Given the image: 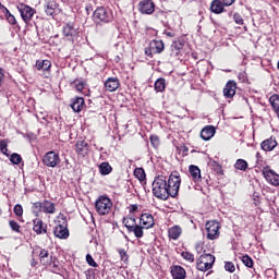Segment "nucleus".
I'll list each match as a JSON object with an SVG mask.
<instances>
[{
	"instance_id": "f257e3e1",
	"label": "nucleus",
	"mask_w": 279,
	"mask_h": 279,
	"mask_svg": "<svg viewBox=\"0 0 279 279\" xmlns=\"http://www.w3.org/2000/svg\"><path fill=\"white\" fill-rule=\"evenodd\" d=\"M180 184H182V179L178 172L171 173L168 180L165 175H157L151 184L153 195L157 197V199L167 202L169 197H178Z\"/></svg>"
},
{
	"instance_id": "f03ea898",
	"label": "nucleus",
	"mask_w": 279,
	"mask_h": 279,
	"mask_svg": "<svg viewBox=\"0 0 279 279\" xmlns=\"http://www.w3.org/2000/svg\"><path fill=\"white\" fill-rule=\"evenodd\" d=\"M93 19L96 25H101L112 23V21H114V14L112 13V10L106 7H98L93 13Z\"/></svg>"
},
{
	"instance_id": "7ed1b4c3",
	"label": "nucleus",
	"mask_w": 279,
	"mask_h": 279,
	"mask_svg": "<svg viewBox=\"0 0 279 279\" xmlns=\"http://www.w3.org/2000/svg\"><path fill=\"white\" fill-rule=\"evenodd\" d=\"M95 208L100 217L110 215V211L112 210V201L106 195H100L95 202Z\"/></svg>"
},
{
	"instance_id": "20e7f679",
	"label": "nucleus",
	"mask_w": 279,
	"mask_h": 279,
	"mask_svg": "<svg viewBox=\"0 0 279 279\" xmlns=\"http://www.w3.org/2000/svg\"><path fill=\"white\" fill-rule=\"evenodd\" d=\"M213 265H215V255L210 253H204L196 259L198 271H208V269H213Z\"/></svg>"
},
{
	"instance_id": "39448f33",
	"label": "nucleus",
	"mask_w": 279,
	"mask_h": 279,
	"mask_svg": "<svg viewBox=\"0 0 279 279\" xmlns=\"http://www.w3.org/2000/svg\"><path fill=\"white\" fill-rule=\"evenodd\" d=\"M62 34L63 38H65V40H69L70 43H75V40L80 38V31L75 28V24L71 22L63 25Z\"/></svg>"
},
{
	"instance_id": "423d86ee",
	"label": "nucleus",
	"mask_w": 279,
	"mask_h": 279,
	"mask_svg": "<svg viewBox=\"0 0 279 279\" xmlns=\"http://www.w3.org/2000/svg\"><path fill=\"white\" fill-rule=\"evenodd\" d=\"M184 37H178L172 41L170 45L169 56L170 58H174L175 60L180 59V56H182V50L184 49L185 45Z\"/></svg>"
},
{
	"instance_id": "0eeeda50",
	"label": "nucleus",
	"mask_w": 279,
	"mask_h": 279,
	"mask_svg": "<svg viewBox=\"0 0 279 279\" xmlns=\"http://www.w3.org/2000/svg\"><path fill=\"white\" fill-rule=\"evenodd\" d=\"M205 229L207 232V239L209 241H216V239L219 238V230L221 229V226L219 225V221L211 220L206 222Z\"/></svg>"
},
{
	"instance_id": "6e6552de",
	"label": "nucleus",
	"mask_w": 279,
	"mask_h": 279,
	"mask_svg": "<svg viewBox=\"0 0 279 279\" xmlns=\"http://www.w3.org/2000/svg\"><path fill=\"white\" fill-rule=\"evenodd\" d=\"M43 163L45 167L56 169V166L60 163V155L53 150H50L44 155Z\"/></svg>"
},
{
	"instance_id": "1a4fd4ad",
	"label": "nucleus",
	"mask_w": 279,
	"mask_h": 279,
	"mask_svg": "<svg viewBox=\"0 0 279 279\" xmlns=\"http://www.w3.org/2000/svg\"><path fill=\"white\" fill-rule=\"evenodd\" d=\"M263 175L265 180L269 182L272 186H279V174L276 171L271 170L269 166L264 167Z\"/></svg>"
},
{
	"instance_id": "9d476101",
	"label": "nucleus",
	"mask_w": 279,
	"mask_h": 279,
	"mask_svg": "<svg viewBox=\"0 0 279 279\" xmlns=\"http://www.w3.org/2000/svg\"><path fill=\"white\" fill-rule=\"evenodd\" d=\"M17 10L21 14L22 20L24 21V23H29L32 21V19L34 17V9L29 5L26 4H20V7H17Z\"/></svg>"
},
{
	"instance_id": "9b49d317",
	"label": "nucleus",
	"mask_w": 279,
	"mask_h": 279,
	"mask_svg": "<svg viewBox=\"0 0 279 279\" xmlns=\"http://www.w3.org/2000/svg\"><path fill=\"white\" fill-rule=\"evenodd\" d=\"M141 14H154L156 12V3L151 0H143L138 3Z\"/></svg>"
},
{
	"instance_id": "f8f14e48",
	"label": "nucleus",
	"mask_w": 279,
	"mask_h": 279,
	"mask_svg": "<svg viewBox=\"0 0 279 279\" xmlns=\"http://www.w3.org/2000/svg\"><path fill=\"white\" fill-rule=\"evenodd\" d=\"M75 153L81 158H86V155L90 151V145L86 141H78L75 144Z\"/></svg>"
},
{
	"instance_id": "ddd939ff",
	"label": "nucleus",
	"mask_w": 279,
	"mask_h": 279,
	"mask_svg": "<svg viewBox=\"0 0 279 279\" xmlns=\"http://www.w3.org/2000/svg\"><path fill=\"white\" fill-rule=\"evenodd\" d=\"M39 263L44 265V267H49L51 262L53 260V253H50L49 250L39 248Z\"/></svg>"
},
{
	"instance_id": "4468645a",
	"label": "nucleus",
	"mask_w": 279,
	"mask_h": 279,
	"mask_svg": "<svg viewBox=\"0 0 279 279\" xmlns=\"http://www.w3.org/2000/svg\"><path fill=\"white\" fill-rule=\"evenodd\" d=\"M223 95L227 99H232L234 95H236V82L235 81H229L225 88H223Z\"/></svg>"
},
{
	"instance_id": "2eb2a0df",
	"label": "nucleus",
	"mask_w": 279,
	"mask_h": 279,
	"mask_svg": "<svg viewBox=\"0 0 279 279\" xmlns=\"http://www.w3.org/2000/svg\"><path fill=\"white\" fill-rule=\"evenodd\" d=\"M33 230L36 234H47V223L40 218L33 220Z\"/></svg>"
},
{
	"instance_id": "dca6fc26",
	"label": "nucleus",
	"mask_w": 279,
	"mask_h": 279,
	"mask_svg": "<svg viewBox=\"0 0 279 279\" xmlns=\"http://www.w3.org/2000/svg\"><path fill=\"white\" fill-rule=\"evenodd\" d=\"M260 147L263 151H274V149L278 147V142L276 141V137L270 136L260 143Z\"/></svg>"
},
{
	"instance_id": "f3484780",
	"label": "nucleus",
	"mask_w": 279,
	"mask_h": 279,
	"mask_svg": "<svg viewBox=\"0 0 279 279\" xmlns=\"http://www.w3.org/2000/svg\"><path fill=\"white\" fill-rule=\"evenodd\" d=\"M53 234L57 239H69V228H66V222L57 226L53 230Z\"/></svg>"
},
{
	"instance_id": "a211bd4d",
	"label": "nucleus",
	"mask_w": 279,
	"mask_h": 279,
	"mask_svg": "<svg viewBox=\"0 0 279 279\" xmlns=\"http://www.w3.org/2000/svg\"><path fill=\"white\" fill-rule=\"evenodd\" d=\"M170 272L173 279H186V270L180 265L172 266Z\"/></svg>"
},
{
	"instance_id": "6ab92c4d",
	"label": "nucleus",
	"mask_w": 279,
	"mask_h": 279,
	"mask_svg": "<svg viewBox=\"0 0 279 279\" xmlns=\"http://www.w3.org/2000/svg\"><path fill=\"white\" fill-rule=\"evenodd\" d=\"M140 223H142L143 228L149 230V228L155 226L154 216L151 214H142L140 217Z\"/></svg>"
},
{
	"instance_id": "aec40b11",
	"label": "nucleus",
	"mask_w": 279,
	"mask_h": 279,
	"mask_svg": "<svg viewBox=\"0 0 279 279\" xmlns=\"http://www.w3.org/2000/svg\"><path fill=\"white\" fill-rule=\"evenodd\" d=\"M121 86V82L117 77H109L105 82V88L109 93H114Z\"/></svg>"
},
{
	"instance_id": "412c9836",
	"label": "nucleus",
	"mask_w": 279,
	"mask_h": 279,
	"mask_svg": "<svg viewBox=\"0 0 279 279\" xmlns=\"http://www.w3.org/2000/svg\"><path fill=\"white\" fill-rule=\"evenodd\" d=\"M58 2L54 0H49L46 2L45 12L47 16H56V14H58Z\"/></svg>"
},
{
	"instance_id": "4be33fe9",
	"label": "nucleus",
	"mask_w": 279,
	"mask_h": 279,
	"mask_svg": "<svg viewBox=\"0 0 279 279\" xmlns=\"http://www.w3.org/2000/svg\"><path fill=\"white\" fill-rule=\"evenodd\" d=\"M226 4L221 0H213L210 3V10L214 14H223L226 12Z\"/></svg>"
},
{
	"instance_id": "5701e85b",
	"label": "nucleus",
	"mask_w": 279,
	"mask_h": 279,
	"mask_svg": "<svg viewBox=\"0 0 279 279\" xmlns=\"http://www.w3.org/2000/svg\"><path fill=\"white\" fill-rule=\"evenodd\" d=\"M84 105H85V101L83 97H75L72 99V102L70 106L73 112H82V110H84Z\"/></svg>"
},
{
	"instance_id": "b1692460",
	"label": "nucleus",
	"mask_w": 279,
	"mask_h": 279,
	"mask_svg": "<svg viewBox=\"0 0 279 279\" xmlns=\"http://www.w3.org/2000/svg\"><path fill=\"white\" fill-rule=\"evenodd\" d=\"M215 126L207 125L201 131V138H203V141H210L215 136Z\"/></svg>"
},
{
	"instance_id": "393cba45",
	"label": "nucleus",
	"mask_w": 279,
	"mask_h": 279,
	"mask_svg": "<svg viewBox=\"0 0 279 279\" xmlns=\"http://www.w3.org/2000/svg\"><path fill=\"white\" fill-rule=\"evenodd\" d=\"M190 175L194 182H202V170L195 165L189 167Z\"/></svg>"
},
{
	"instance_id": "a878e982",
	"label": "nucleus",
	"mask_w": 279,
	"mask_h": 279,
	"mask_svg": "<svg viewBox=\"0 0 279 279\" xmlns=\"http://www.w3.org/2000/svg\"><path fill=\"white\" fill-rule=\"evenodd\" d=\"M150 49L154 53H162L165 51V43L162 40H151L149 43Z\"/></svg>"
},
{
	"instance_id": "bb28decb",
	"label": "nucleus",
	"mask_w": 279,
	"mask_h": 279,
	"mask_svg": "<svg viewBox=\"0 0 279 279\" xmlns=\"http://www.w3.org/2000/svg\"><path fill=\"white\" fill-rule=\"evenodd\" d=\"M182 234V228L180 226H173L168 230V236L169 239H172V241H178Z\"/></svg>"
},
{
	"instance_id": "cd10ccee",
	"label": "nucleus",
	"mask_w": 279,
	"mask_h": 279,
	"mask_svg": "<svg viewBox=\"0 0 279 279\" xmlns=\"http://www.w3.org/2000/svg\"><path fill=\"white\" fill-rule=\"evenodd\" d=\"M154 88H155L156 93H165V90L167 88V80H165V77H159L155 82Z\"/></svg>"
},
{
	"instance_id": "c85d7f7f",
	"label": "nucleus",
	"mask_w": 279,
	"mask_h": 279,
	"mask_svg": "<svg viewBox=\"0 0 279 279\" xmlns=\"http://www.w3.org/2000/svg\"><path fill=\"white\" fill-rule=\"evenodd\" d=\"M101 175H110L112 173V166L108 161H104L98 166Z\"/></svg>"
},
{
	"instance_id": "c756f323",
	"label": "nucleus",
	"mask_w": 279,
	"mask_h": 279,
	"mask_svg": "<svg viewBox=\"0 0 279 279\" xmlns=\"http://www.w3.org/2000/svg\"><path fill=\"white\" fill-rule=\"evenodd\" d=\"M143 228L145 227H142V226H138V225H134L133 227H129V232H133L134 236H136V239H143L144 236V231H143Z\"/></svg>"
},
{
	"instance_id": "7c9ffc66",
	"label": "nucleus",
	"mask_w": 279,
	"mask_h": 279,
	"mask_svg": "<svg viewBox=\"0 0 279 279\" xmlns=\"http://www.w3.org/2000/svg\"><path fill=\"white\" fill-rule=\"evenodd\" d=\"M44 213L46 215H53L56 213V204L51 201H44Z\"/></svg>"
},
{
	"instance_id": "2f4dec72",
	"label": "nucleus",
	"mask_w": 279,
	"mask_h": 279,
	"mask_svg": "<svg viewBox=\"0 0 279 279\" xmlns=\"http://www.w3.org/2000/svg\"><path fill=\"white\" fill-rule=\"evenodd\" d=\"M37 71H49L51 69V61L49 60H37L36 61Z\"/></svg>"
},
{
	"instance_id": "473e14b6",
	"label": "nucleus",
	"mask_w": 279,
	"mask_h": 279,
	"mask_svg": "<svg viewBox=\"0 0 279 279\" xmlns=\"http://www.w3.org/2000/svg\"><path fill=\"white\" fill-rule=\"evenodd\" d=\"M48 267H50V271H52V274H60V271H62V268L60 267V260H58L57 257L52 258Z\"/></svg>"
},
{
	"instance_id": "72a5a7b5",
	"label": "nucleus",
	"mask_w": 279,
	"mask_h": 279,
	"mask_svg": "<svg viewBox=\"0 0 279 279\" xmlns=\"http://www.w3.org/2000/svg\"><path fill=\"white\" fill-rule=\"evenodd\" d=\"M9 25H19V22H16V17L14 16V14L10 13V10H8V8H4V10H2Z\"/></svg>"
},
{
	"instance_id": "f704fd0d",
	"label": "nucleus",
	"mask_w": 279,
	"mask_h": 279,
	"mask_svg": "<svg viewBox=\"0 0 279 279\" xmlns=\"http://www.w3.org/2000/svg\"><path fill=\"white\" fill-rule=\"evenodd\" d=\"M134 177L136 178V180H138L140 182H145L147 175L145 174V169L143 168H135L134 170Z\"/></svg>"
},
{
	"instance_id": "c9c22d12",
	"label": "nucleus",
	"mask_w": 279,
	"mask_h": 279,
	"mask_svg": "<svg viewBox=\"0 0 279 279\" xmlns=\"http://www.w3.org/2000/svg\"><path fill=\"white\" fill-rule=\"evenodd\" d=\"M247 167L248 165L245 159H238L234 163V169L238 171H247Z\"/></svg>"
},
{
	"instance_id": "e433bc0d",
	"label": "nucleus",
	"mask_w": 279,
	"mask_h": 279,
	"mask_svg": "<svg viewBox=\"0 0 279 279\" xmlns=\"http://www.w3.org/2000/svg\"><path fill=\"white\" fill-rule=\"evenodd\" d=\"M118 254H119L122 263H124L125 265H128V263H130V255H128V252L124 251V248H119Z\"/></svg>"
},
{
	"instance_id": "4c0bfd02",
	"label": "nucleus",
	"mask_w": 279,
	"mask_h": 279,
	"mask_svg": "<svg viewBox=\"0 0 279 279\" xmlns=\"http://www.w3.org/2000/svg\"><path fill=\"white\" fill-rule=\"evenodd\" d=\"M242 263L243 265H245V267H248V269H252V267H254V259H252L250 255H243Z\"/></svg>"
},
{
	"instance_id": "58836bf2",
	"label": "nucleus",
	"mask_w": 279,
	"mask_h": 279,
	"mask_svg": "<svg viewBox=\"0 0 279 279\" xmlns=\"http://www.w3.org/2000/svg\"><path fill=\"white\" fill-rule=\"evenodd\" d=\"M10 162H12V165H21L23 157H21L19 153H13L10 157Z\"/></svg>"
},
{
	"instance_id": "ea45409f",
	"label": "nucleus",
	"mask_w": 279,
	"mask_h": 279,
	"mask_svg": "<svg viewBox=\"0 0 279 279\" xmlns=\"http://www.w3.org/2000/svg\"><path fill=\"white\" fill-rule=\"evenodd\" d=\"M181 256L184 260H187V263H195V255L191 252L183 251Z\"/></svg>"
},
{
	"instance_id": "a19ab883",
	"label": "nucleus",
	"mask_w": 279,
	"mask_h": 279,
	"mask_svg": "<svg viewBox=\"0 0 279 279\" xmlns=\"http://www.w3.org/2000/svg\"><path fill=\"white\" fill-rule=\"evenodd\" d=\"M122 223H124V227L126 228L128 232H130V227L134 228V226L136 225V218H123Z\"/></svg>"
},
{
	"instance_id": "79ce46f5",
	"label": "nucleus",
	"mask_w": 279,
	"mask_h": 279,
	"mask_svg": "<svg viewBox=\"0 0 279 279\" xmlns=\"http://www.w3.org/2000/svg\"><path fill=\"white\" fill-rule=\"evenodd\" d=\"M163 27H166V29H178V26L175 25V20L170 19L167 22H162Z\"/></svg>"
},
{
	"instance_id": "37998d69",
	"label": "nucleus",
	"mask_w": 279,
	"mask_h": 279,
	"mask_svg": "<svg viewBox=\"0 0 279 279\" xmlns=\"http://www.w3.org/2000/svg\"><path fill=\"white\" fill-rule=\"evenodd\" d=\"M9 226L12 232H16L17 234H21V225H19V222H16L15 220H10Z\"/></svg>"
},
{
	"instance_id": "c03bdc74",
	"label": "nucleus",
	"mask_w": 279,
	"mask_h": 279,
	"mask_svg": "<svg viewBox=\"0 0 279 279\" xmlns=\"http://www.w3.org/2000/svg\"><path fill=\"white\" fill-rule=\"evenodd\" d=\"M33 213H44V202H36L33 204Z\"/></svg>"
},
{
	"instance_id": "a18cd8bd",
	"label": "nucleus",
	"mask_w": 279,
	"mask_h": 279,
	"mask_svg": "<svg viewBox=\"0 0 279 279\" xmlns=\"http://www.w3.org/2000/svg\"><path fill=\"white\" fill-rule=\"evenodd\" d=\"M225 269H226V271H229V274H234V271H236V267L234 266V263H232V262H226Z\"/></svg>"
},
{
	"instance_id": "49530a36",
	"label": "nucleus",
	"mask_w": 279,
	"mask_h": 279,
	"mask_svg": "<svg viewBox=\"0 0 279 279\" xmlns=\"http://www.w3.org/2000/svg\"><path fill=\"white\" fill-rule=\"evenodd\" d=\"M175 32H178V29L165 28L162 34L167 36V38H175Z\"/></svg>"
},
{
	"instance_id": "de8ad7c7",
	"label": "nucleus",
	"mask_w": 279,
	"mask_h": 279,
	"mask_svg": "<svg viewBox=\"0 0 279 279\" xmlns=\"http://www.w3.org/2000/svg\"><path fill=\"white\" fill-rule=\"evenodd\" d=\"M13 211L16 217H23V205L16 204L13 208Z\"/></svg>"
},
{
	"instance_id": "09e8293b",
	"label": "nucleus",
	"mask_w": 279,
	"mask_h": 279,
	"mask_svg": "<svg viewBox=\"0 0 279 279\" xmlns=\"http://www.w3.org/2000/svg\"><path fill=\"white\" fill-rule=\"evenodd\" d=\"M150 144L155 148L160 146V138L158 137V135H150Z\"/></svg>"
},
{
	"instance_id": "8fccbe9b",
	"label": "nucleus",
	"mask_w": 279,
	"mask_h": 279,
	"mask_svg": "<svg viewBox=\"0 0 279 279\" xmlns=\"http://www.w3.org/2000/svg\"><path fill=\"white\" fill-rule=\"evenodd\" d=\"M253 204L254 206H260V193L258 192L253 193Z\"/></svg>"
},
{
	"instance_id": "3c124183",
	"label": "nucleus",
	"mask_w": 279,
	"mask_h": 279,
	"mask_svg": "<svg viewBox=\"0 0 279 279\" xmlns=\"http://www.w3.org/2000/svg\"><path fill=\"white\" fill-rule=\"evenodd\" d=\"M86 262L90 267H99V265L95 263V259L93 258V255H90V254L86 255Z\"/></svg>"
},
{
	"instance_id": "603ef678",
	"label": "nucleus",
	"mask_w": 279,
	"mask_h": 279,
	"mask_svg": "<svg viewBox=\"0 0 279 279\" xmlns=\"http://www.w3.org/2000/svg\"><path fill=\"white\" fill-rule=\"evenodd\" d=\"M233 21L236 23V25H243L244 23L243 16H241L239 13L233 14Z\"/></svg>"
},
{
	"instance_id": "864d4df0",
	"label": "nucleus",
	"mask_w": 279,
	"mask_h": 279,
	"mask_svg": "<svg viewBox=\"0 0 279 279\" xmlns=\"http://www.w3.org/2000/svg\"><path fill=\"white\" fill-rule=\"evenodd\" d=\"M0 150L4 154V156H8V142H5V140L0 142Z\"/></svg>"
},
{
	"instance_id": "5fc2aeb1",
	"label": "nucleus",
	"mask_w": 279,
	"mask_h": 279,
	"mask_svg": "<svg viewBox=\"0 0 279 279\" xmlns=\"http://www.w3.org/2000/svg\"><path fill=\"white\" fill-rule=\"evenodd\" d=\"M238 78H239V81L242 82V83L247 82V73H245V72H240V73L238 74Z\"/></svg>"
},
{
	"instance_id": "6e6d98bb",
	"label": "nucleus",
	"mask_w": 279,
	"mask_h": 279,
	"mask_svg": "<svg viewBox=\"0 0 279 279\" xmlns=\"http://www.w3.org/2000/svg\"><path fill=\"white\" fill-rule=\"evenodd\" d=\"M144 53L145 56H147V58H154V51L151 50V46L146 47Z\"/></svg>"
},
{
	"instance_id": "4d7b16f0",
	"label": "nucleus",
	"mask_w": 279,
	"mask_h": 279,
	"mask_svg": "<svg viewBox=\"0 0 279 279\" xmlns=\"http://www.w3.org/2000/svg\"><path fill=\"white\" fill-rule=\"evenodd\" d=\"M86 84L84 83V82H80V83H77L76 85H75V88H76V90L78 92V93H82V90H84V86H85Z\"/></svg>"
},
{
	"instance_id": "13d9d810",
	"label": "nucleus",
	"mask_w": 279,
	"mask_h": 279,
	"mask_svg": "<svg viewBox=\"0 0 279 279\" xmlns=\"http://www.w3.org/2000/svg\"><path fill=\"white\" fill-rule=\"evenodd\" d=\"M195 250H196V252H197V254H206V251H204V247L202 246V244H199V243H197L196 245H195Z\"/></svg>"
},
{
	"instance_id": "bf43d9fd",
	"label": "nucleus",
	"mask_w": 279,
	"mask_h": 279,
	"mask_svg": "<svg viewBox=\"0 0 279 279\" xmlns=\"http://www.w3.org/2000/svg\"><path fill=\"white\" fill-rule=\"evenodd\" d=\"M3 77H5V74L3 73V69L0 68V90L3 88Z\"/></svg>"
},
{
	"instance_id": "052dcab7",
	"label": "nucleus",
	"mask_w": 279,
	"mask_h": 279,
	"mask_svg": "<svg viewBox=\"0 0 279 279\" xmlns=\"http://www.w3.org/2000/svg\"><path fill=\"white\" fill-rule=\"evenodd\" d=\"M85 276L87 279H92L95 278V272L93 271V269H89L86 271Z\"/></svg>"
},
{
	"instance_id": "680f3d73",
	"label": "nucleus",
	"mask_w": 279,
	"mask_h": 279,
	"mask_svg": "<svg viewBox=\"0 0 279 279\" xmlns=\"http://www.w3.org/2000/svg\"><path fill=\"white\" fill-rule=\"evenodd\" d=\"M138 210V205L134 204L130 206L129 213L134 214Z\"/></svg>"
},
{
	"instance_id": "e2e57ef3",
	"label": "nucleus",
	"mask_w": 279,
	"mask_h": 279,
	"mask_svg": "<svg viewBox=\"0 0 279 279\" xmlns=\"http://www.w3.org/2000/svg\"><path fill=\"white\" fill-rule=\"evenodd\" d=\"M225 1V5L228 8L230 5H232V3H234V1L236 0H223Z\"/></svg>"
},
{
	"instance_id": "0e129e2a",
	"label": "nucleus",
	"mask_w": 279,
	"mask_h": 279,
	"mask_svg": "<svg viewBox=\"0 0 279 279\" xmlns=\"http://www.w3.org/2000/svg\"><path fill=\"white\" fill-rule=\"evenodd\" d=\"M36 265H38V260H36V258H32L31 260V267H36Z\"/></svg>"
},
{
	"instance_id": "69168bd1",
	"label": "nucleus",
	"mask_w": 279,
	"mask_h": 279,
	"mask_svg": "<svg viewBox=\"0 0 279 279\" xmlns=\"http://www.w3.org/2000/svg\"><path fill=\"white\" fill-rule=\"evenodd\" d=\"M256 160H257V162L259 160H263V156L260 155V153H256Z\"/></svg>"
},
{
	"instance_id": "338daca9",
	"label": "nucleus",
	"mask_w": 279,
	"mask_h": 279,
	"mask_svg": "<svg viewBox=\"0 0 279 279\" xmlns=\"http://www.w3.org/2000/svg\"><path fill=\"white\" fill-rule=\"evenodd\" d=\"M114 60L116 62H121V57L117 56Z\"/></svg>"
},
{
	"instance_id": "774afa93",
	"label": "nucleus",
	"mask_w": 279,
	"mask_h": 279,
	"mask_svg": "<svg viewBox=\"0 0 279 279\" xmlns=\"http://www.w3.org/2000/svg\"><path fill=\"white\" fill-rule=\"evenodd\" d=\"M0 8H1L2 10H5V7H4L3 4H1V2H0Z\"/></svg>"
}]
</instances>
